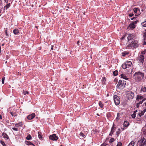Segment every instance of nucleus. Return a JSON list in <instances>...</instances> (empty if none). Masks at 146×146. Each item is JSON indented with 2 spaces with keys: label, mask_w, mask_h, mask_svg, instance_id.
Here are the masks:
<instances>
[{
  "label": "nucleus",
  "mask_w": 146,
  "mask_h": 146,
  "mask_svg": "<svg viewBox=\"0 0 146 146\" xmlns=\"http://www.w3.org/2000/svg\"><path fill=\"white\" fill-rule=\"evenodd\" d=\"M144 39V40H146V33H144L143 35Z\"/></svg>",
  "instance_id": "obj_41"
},
{
  "label": "nucleus",
  "mask_w": 146,
  "mask_h": 146,
  "mask_svg": "<svg viewBox=\"0 0 146 146\" xmlns=\"http://www.w3.org/2000/svg\"><path fill=\"white\" fill-rule=\"evenodd\" d=\"M141 90V91L143 92H146V87H145L142 86Z\"/></svg>",
  "instance_id": "obj_23"
},
{
  "label": "nucleus",
  "mask_w": 146,
  "mask_h": 146,
  "mask_svg": "<svg viewBox=\"0 0 146 146\" xmlns=\"http://www.w3.org/2000/svg\"><path fill=\"white\" fill-rule=\"evenodd\" d=\"M146 52V49L144 50L143 51L141 52V53L142 54H145Z\"/></svg>",
  "instance_id": "obj_48"
},
{
  "label": "nucleus",
  "mask_w": 146,
  "mask_h": 146,
  "mask_svg": "<svg viewBox=\"0 0 146 146\" xmlns=\"http://www.w3.org/2000/svg\"><path fill=\"white\" fill-rule=\"evenodd\" d=\"M127 36V38L128 41L131 40L135 37L134 34H128Z\"/></svg>",
  "instance_id": "obj_12"
},
{
  "label": "nucleus",
  "mask_w": 146,
  "mask_h": 146,
  "mask_svg": "<svg viewBox=\"0 0 146 146\" xmlns=\"http://www.w3.org/2000/svg\"><path fill=\"white\" fill-rule=\"evenodd\" d=\"M10 113H11V114L13 116H14L15 117L16 116H17V115L14 112H11Z\"/></svg>",
  "instance_id": "obj_34"
},
{
  "label": "nucleus",
  "mask_w": 146,
  "mask_h": 146,
  "mask_svg": "<svg viewBox=\"0 0 146 146\" xmlns=\"http://www.w3.org/2000/svg\"><path fill=\"white\" fill-rule=\"evenodd\" d=\"M79 42H80V41H79V40H78V41L77 42V44H78V45H79Z\"/></svg>",
  "instance_id": "obj_56"
},
{
  "label": "nucleus",
  "mask_w": 146,
  "mask_h": 146,
  "mask_svg": "<svg viewBox=\"0 0 146 146\" xmlns=\"http://www.w3.org/2000/svg\"><path fill=\"white\" fill-rule=\"evenodd\" d=\"M137 111V110H136L134 111V112H135V113H136V112Z\"/></svg>",
  "instance_id": "obj_58"
},
{
  "label": "nucleus",
  "mask_w": 146,
  "mask_h": 146,
  "mask_svg": "<svg viewBox=\"0 0 146 146\" xmlns=\"http://www.w3.org/2000/svg\"><path fill=\"white\" fill-rule=\"evenodd\" d=\"M120 133V132L119 131H117L116 133L117 135L118 136Z\"/></svg>",
  "instance_id": "obj_49"
},
{
  "label": "nucleus",
  "mask_w": 146,
  "mask_h": 146,
  "mask_svg": "<svg viewBox=\"0 0 146 146\" xmlns=\"http://www.w3.org/2000/svg\"><path fill=\"white\" fill-rule=\"evenodd\" d=\"M122 68H123V69H125L127 68V66L125 63L123 64L122 65Z\"/></svg>",
  "instance_id": "obj_30"
},
{
  "label": "nucleus",
  "mask_w": 146,
  "mask_h": 146,
  "mask_svg": "<svg viewBox=\"0 0 146 146\" xmlns=\"http://www.w3.org/2000/svg\"><path fill=\"white\" fill-rule=\"evenodd\" d=\"M125 35H123V36H122V37L121 38V39H123L124 38H125Z\"/></svg>",
  "instance_id": "obj_51"
},
{
  "label": "nucleus",
  "mask_w": 146,
  "mask_h": 146,
  "mask_svg": "<svg viewBox=\"0 0 146 146\" xmlns=\"http://www.w3.org/2000/svg\"><path fill=\"white\" fill-rule=\"evenodd\" d=\"M22 123L21 122H20L17 124H15V126L17 127H22Z\"/></svg>",
  "instance_id": "obj_17"
},
{
  "label": "nucleus",
  "mask_w": 146,
  "mask_h": 146,
  "mask_svg": "<svg viewBox=\"0 0 146 146\" xmlns=\"http://www.w3.org/2000/svg\"><path fill=\"white\" fill-rule=\"evenodd\" d=\"M144 57L143 55L142 54L140 55L138 58H137V60H139L140 63H142L144 61Z\"/></svg>",
  "instance_id": "obj_9"
},
{
  "label": "nucleus",
  "mask_w": 146,
  "mask_h": 146,
  "mask_svg": "<svg viewBox=\"0 0 146 146\" xmlns=\"http://www.w3.org/2000/svg\"><path fill=\"white\" fill-rule=\"evenodd\" d=\"M38 137L40 139H42V133L41 132H38Z\"/></svg>",
  "instance_id": "obj_22"
},
{
  "label": "nucleus",
  "mask_w": 146,
  "mask_h": 146,
  "mask_svg": "<svg viewBox=\"0 0 146 146\" xmlns=\"http://www.w3.org/2000/svg\"><path fill=\"white\" fill-rule=\"evenodd\" d=\"M82 137H85V135L84 134V133H82V132H81L80 133V134H79Z\"/></svg>",
  "instance_id": "obj_36"
},
{
  "label": "nucleus",
  "mask_w": 146,
  "mask_h": 146,
  "mask_svg": "<svg viewBox=\"0 0 146 146\" xmlns=\"http://www.w3.org/2000/svg\"><path fill=\"white\" fill-rule=\"evenodd\" d=\"M145 106H146V102H145Z\"/></svg>",
  "instance_id": "obj_60"
},
{
  "label": "nucleus",
  "mask_w": 146,
  "mask_h": 146,
  "mask_svg": "<svg viewBox=\"0 0 146 146\" xmlns=\"http://www.w3.org/2000/svg\"><path fill=\"white\" fill-rule=\"evenodd\" d=\"M124 126L125 127H127L129 125L128 122L127 121H125L123 123Z\"/></svg>",
  "instance_id": "obj_21"
},
{
  "label": "nucleus",
  "mask_w": 146,
  "mask_h": 146,
  "mask_svg": "<svg viewBox=\"0 0 146 146\" xmlns=\"http://www.w3.org/2000/svg\"><path fill=\"white\" fill-rule=\"evenodd\" d=\"M5 33H6V34L7 35V36H8V34L7 33V29H6V30L5 31Z\"/></svg>",
  "instance_id": "obj_50"
},
{
  "label": "nucleus",
  "mask_w": 146,
  "mask_h": 146,
  "mask_svg": "<svg viewBox=\"0 0 146 146\" xmlns=\"http://www.w3.org/2000/svg\"><path fill=\"white\" fill-rule=\"evenodd\" d=\"M23 94L24 95H25L26 94H29V92L26 91H24L23 92Z\"/></svg>",
  "instance_id": "obj_42"
},
{
  "label": "nucleus",
  "mask_w": 146,
  "mask_h": 146,
  "mask_svg": "<svg viewBox=\"0 0 146 146\" xmlns=\"http://www.w3.org/2000/svg\"><path fill=\"white\" fill-rule=\"evenodd\" d=\"M136 113L135 112H133V114L131 115L132 117L134 118L135 117Z\"/></svg>",
  "instance_id": "obj_38"
},
{
  "label": "nucleus",
  "mask_w": 146,
  "mask_h": 146,
  "mask_svg": "<svg viewBox=\"0 0 146 146\" xmlns=\"http://www.w3.org/2000/svg\"><path fill=\"white\" fill-rule=\"evenodd\" d=\"M2 45H3V46L4 45V44H2Z\"/></svg>",
  "instance_id": "obj_64"
},
{
  "label": "nucleus",
  "mask_w": 146,
  "mask_h": 146,
  "mask_svg": "<svg viewBox=\"0 0 146 146\" xmlns=\"http://www.w3.org/2000/svg\"><path fill=\"white\" fill-rule=\"evenodd\" d=\"M7 62V61H6V62H5V63H6Z\"/></svg>",
  "instance_id": "obj_63"
},
{
  "label": "nucleus",
  "mask_w": 146,
  "mask_h": 146,
  "mask_svg": "<svg viewBox=\"0 0 146 146\" xmlns=\"http://www.w3.org/2000/svg\"><path fill=\"white\" fill-rule=\"evenodd\" d=\"M113 100L116 105H118L119 104L120 100L119 97L118 96L116 95L114 96Z\"/></svg>",
  "instance_id": "obj_7"
},
{
  "label": "nucleus",
  "mask_w": 146,
  "mask_h": 146,
  "mask_svg": "<svg viewBox=\"0 0 146 146\" xmlns=\"http://www.w3.org/2000/svg\"><path fill=\"white\" fill-rule=\"evenodd\" d=\"M144 113H145L143 111H141V112L139 113V116L141 117V116L143 115Z\"/></svg>",
  "instance_id": "obj_40"
},
{
  "label": "nucleus",
  "mask_w": 146,
  "mask_h": 146,
  "mask_svg": "<svg viewBox=\"0 0 146 146\" xmlns=\"http://www.w3.org/2000/svg\"><path fill=\"white\" fill-rule=\"evenodd\" d=\"M58 137L56 136L55 134H53L49 136V139L52 140H56L58 139Z\"/></svg>",
  "instance_id": "obj_10"
},
{
  "label": "nucleus",
  "mask_w": 146,
  "mask_h": 146,
  "mask_svg": "<svg viewBox=\"0 0 146 146\" xmlns=\"http://www.w3.org/2000/svg\"><path fill=\"white\" fill-rule=\"evenodd\" d=\"M0 118L2 119V116L0 115Z\"/></svg>",
  "instance_id": "obj_59"
},
{
  "label": "nucleus",
  "mask_w": 146,
  "mask_h": 146,
  "mask_svg": "<svg viewBox=\"0 0 146 146\" xmlns=\"http://www.w3.org/2000/svg\"><path fill=\"white\" fill-rule=\"evenodd\" d=\"M121 78L126 80H127L128 79V78L126 76V75L125 74H121Z\"/></svg>",
  "instance_id": "obj_16"
},
{
  "label": "nucleus",
  "mask_w": 146,
  "mask_h": 146,
  "mask_svg": "<svg viewBox=\"0 0 146 146\" xmlns=\"http://www.w3.org/2000/svg\"><path fill=\"white\" fill-rule=\"evenodd\" d=\"M127 68L131 66L132 64V62L130 61H127L125 63Z\"/></svg>",
  "instance_id": "obj_15"
},
{
  "label": "nucleus",
  "mask_w": 146,
  "mask_h": 146,
  "mask_svg": "<svg viewBox=\"0 0 146 146\" xmlns=\"http://www.w3.org/2000/svg\"><path fill=\"white\" fill-rule=\"evenodd\" d=\"M97 115H99V114H98V113H97Z\"/></svg>",
  "instance_id": "obj_61"
},
{
  "label": "nucleus",
  "mask_w": 146,
  "mask_h": 146,
  "mask_svg": "<svg viewBox=\"0 0 146 146\" xmlns=\"http://www.w3.org/2000/svg\"><path fill=\"white\" fill-rule=\"evenodd\" d=\"M118 130H119V131H120V129H118Z\"/></svg>",
  "instance_id": "obj_62"
},
{
  "label": "nucleus",
  "mask_w": 146,
  "mask_h": 146,
  "mask_svg": "<svg viewBox=\"0 0 146 146\" xmlns=\"http://www.w3.org/2000/svg\"><path fill=\"white\" fill-rule=\"evenodd\" d=\"M138 22L137 21H136L131 23L127 27V29H133L135 28Z\"/></svg>",
  "instance_id": "obj_6"
},
{
  "label": "nucleus",
  "mask_w": 146,
  "mask_h": 146,
  "mask_svg": "<svg viewBox=\"0 0 146 146\" xmlns=\"http://www.w3.org/2000/svg\"><path fill=\"white\" fill-rule=\"evenodd\" d=\"M133 11L135 13V16H138L140 14V10L137 8H135L133 9Z\"/></svg>",
  "instance_id": "obj_11"
},
{
  "label": "nucleus",
  "mask_w": 146,
  "mask_h": 146,
  "mask_svg": "<svg viewBox=\"0 0 146 146\" xmlns=\"http://www.w3.org/2000/svg\"><path fill=\"white\" fill-rule=\"evenodd\" d=\"M53 46H52V47L51 48V49L52 50H53Z\"/></svg>",
  "instance_id": "obj_57"
},
{
  "label": "nucleus",
  "mask_w": 146,
  "mask_h": 146,
  "mask_svg": "<svg viewBox=\"0 0 146 146\" xmlns=\"http://www.w3.org/2000/svg\"><path fill=\"white\" fill-rule=\"evenodd\" d=\"M129 54V53L128 52H123L122 53V55L123 56H125L126 54Z\"/></svg>",
  "instance_id": "obj_31"
},
{
  "label": "nucleus",
  "mask_w": 146,
  "mask_h": 146,
  "mask_svg": "<svg viewBox=\"0 0 146 146\" xmlns=\"http://www.w3.org/2000/svg\"><path fill=\"white\" fill-rule=\"evenodd\" d=\"M141 104L139 103V102H138L137 104L136 107L137 108H138L139 106V104Z\"/></svg>",
  "instance_id": "obj_46"
},
{
  "label": "nucleus",
  "mask_w": 146,
  "mask_h": 146,
  "mask_svg": "<svg viewBox=\"0 0 146 146\" xmlns=\"http://www.w3.org/2000/svg\"><path fill=\"white\" fill-rule=\"evenodd\" d=\"M135 142L133 141H132L129 143L128 146H133Z\"/></svg>",
  "instance_id": "obj_27"
},
{
  "label": "nucleus",
  "mask_w": 146,
  "mask_h": 146,
  "mask_svg": "<svg viewBox=\"0 0 146 146\" xmlns=\"http://www.w3.org/2000/svg\"><path fill=\"white\" fill-rule=\"evenodd\" d=\"M10 3L7 4L5 6L4 8L6 9H7L10 7Z\"/></svg>",
  "instance_id": "obj_24"
},
{
  "label": "nucleus",
  "mask_w": 146,
  "mask_h": 146,
  "mask_svg": "<svg viewBox=\"0 0 146 146\" xmlns=\"http://www.w3.org/2000/svg\"><path fill=\"white\" fill-rule=\"evenodd\" d=\"M143 45H146V42L144 41L143 42Z\"/></svg>",
  "instance_id": "obj_55"
},
{
  "label": "nucleus",
  "mask_w": 146,
  "mask_h": 146,
  "mask_svg": "<svg viewBox=\"0 0 146 146\" xmlns=\"http://www.w3.org/2000/svg\"><path fill=\"white\" fill-rule=\"evenodd\" d=\"M136 18V17H133V18H131V20H133L134 19H135Z\"/></svg>",
  "instance_id": "obj_52"
},
{
  "label": "nucleus",
  "mask_w": 146,
  "mask_h": 146,
  "mask_svg": "<svg viewBox=\"0 0 146 146\" xmlns=\"http://www.w3.org/2000/svg\"><path fill=\"white\" fill-rule=\"evenodd\" d=\"M119 114L120 113H117V118L116 119V120H118L119 119L120 117Z\"/></svg>",
  "instance_id": "obj_33"
},
{
  "label": "nucleus",
  "mask_w": 146,
  "mask_h": 146,
  "mask_svg": "<svg viewBox=\"0 0 146 146\" xmlns=\"http://www.w3.org/2000/svg\"><path fill=\"white\" fill-rule=\"evenodd\" d=\"M141 25L143 27H146V19L141 23Z\"/></svg>",
  "instance_id": "obj_26"
},
{
  "label": "nucleus",
  "mask_w": 146,
  "mask_h": 146,
  "mask_svg": "<svg viewBox=\"0 0 146 146\" xmlns=\"http://www.w3.org/2000/svg\"><path fill=\"white\" fill-rule=\"evenodd\" d=\"M25 143L27 145H32L34 146H35V145L33 144L30 141H25Z\"/></svg>",
  "instance_id": "obj_20"
},
{
  "label": "nucleus",
  "mask_w": 146,
  "mask_h": 146,
  "mask_svg": "<svg viewBox=\"0 0 146 146\" xmlns=\"http://www.w3.org/2000/svg\"><path fill=\"white\" fill-rule=\"evenodd\" d=\"M134 95V93L130 91H128L127 92L126 96L127 98L129 100H131L132 99Z\"/></svg>",
  "instance_id": "obj_5"
},
{
  "label": "nucleus",
  "mask_w": 146,
  "mask_h": 146,
  "mask_svg": "<svg viewBox=\"0 0 146 146\" xmlns=\"http://www.w3.org/2000/svg\"><path fill=\"white\" fill-rule=\"evenodd\" d=\"M9 0H4V1L5 2H6V3H7L8 2Z\"/></svg>",
  "instance_id": "obj_53"
},
{
  "label": "nucleus",
  "mask_w": 146,
  "mask_h": 146,
  "mask_svg": "<svg viewBox=\"0 0 146 146\" xmlns=\"http://www.w3.org/2000/svg\"><path fill=\"white\" fill-rule=\"evenodd\" d=\"M106 80L105 77H103L102 80V83L103 84H105Z\"/></svg>",
  "instance_id": "obj_28"
},
{
  "label": "nucleus",
  "mask_w": 146,
  "mask_h": 146,
  "mask_svg": "<svg viewBox=\"0 0 146 146\" xmlns=\"http://www.w3.org/2000/svg\"><path fill=\"white\" fill-rule=\"evenodd\" d=\"M115 128L114 127V125H113L111 129V131L109 134V135L111 136L114 132Z\"/></svg>",
  "instance_id": "obj_14"
},
{
  "label": "nucleus",
  "mask_w": 146,
  "mask_h": 146,
  "mask_svg": "<svg viewBox=\"0 0 146 146\" xmlns=\"http://www.w3.org/2000/svg\"><path fill=\"white\" fill-rule=\"evenodd\" d=\"M118 74V72L117 70H115L113 72V74L114 76H116Z\"/></svg>",
  "instance_id": "obj_35"
},
{
  "label": "nucleus",
  "mask_w": 146,
  "mask_h": 146,
  "mask_svg": "<svg viewBox=\"0 0 146 146\" xmlns=\"http://www.w3.org/2000/svg\"><path fill=\"white\" fill-rule=\"evenodd\" d=\"M122 145V143L120 142H118L116 146H121Z\"/></svg>",
  "instance_id": "obj_43"
},
{
  "label": "nucleus",
  "mask_w": 146,
  "mask_h": 146,
  "mask_svg": "<svg viewBox=\"0 0 146 146\" xmlns=\"http://www.w3.org/2000/svg\"><path fill=\"white\" fill-rule=\"evenodd\" d=\"M32 137L29 134L26 137V139L28 140H30L31 139Z\"/></svg>",
  "instance_id": "obj_29"
},
{
  "label": "nucleus",
  "mask_w": 146,
  "mask_h": 146,
  "mask_svg": "<svg viewBox=\"0 0 146 146\" xmlns=\"http://www.w3.org/2000/svg\"><path fill=\"white\" fill-rule=\"evenodd\" d=\"M146 100L145 98H144L140 95H137V97L136 100L139 102L140 104H142L143 102Z\"/></svg>",
  "instance_id": "obj_4"
},
{
  "label": "nucleus",
  "mask_w": 146,
  "mask_h": 146,
  "mask_svg": "<svg viewBox=\"0 0 146 146\" xmlns=\"http://www.w3.org/2000/svg\"><path fill=\"white\" fill-rule=\"evenodd\" d=\"M134 75L135 76V80L137 81L138 82L141 80L143 78L144 74L143 73L141 72H136Z\"/></svg>",
  "instance_id": "obj_1"
},
{
  "label": "nucleus",
  "mask_w": 146,
  "mask_h": 146,
  "mask_svg": "<svg viewBox=\"0 0 146 146\" xmlns=\"http://www.w3.org/2000/svg\"><path fill=\"white\" fill-rule=\"evenodd\" d=\"M142 131L143 132V134H146V127H143L142 130Z\"/></svg>",
  "instance_id": "obj_25"
},
{
  "label": "nucleus",
  "mask_w": 146,
  "mask_h": 146,
  "mask_svg": "<svg viewBox=\"0 0 146 146\" xmlns=\"http://www.w3.org/2000/svg\"><path fill=\"white\" fill-rule=\"evenodd\" d=\"M3 145V146H7L5 143L2 141L0 142Z\"/></svg>",
  "instance_id": "obj_39"
},
{
  "label": "nucleus",
  "mask_w": 146,
  "mask_h": 146,
  "mask_svg": "<svg viewBox=\"0 0 146 146\" xmlns=\"http://www.w3.org/2000/svg\"><path fill=\"white\" fill-rule=\"evenodd\" d=\"M143 111L145 113L146 111V108L144 109Z\"/></svg>",
  "instance_id": "obj_54"
},
{
  "label": "nucleus",
  "mask_w": 146,
  "mask_h": 146,
  "mask_svg": "<svg viewBox=\"0 0 146 146\" xmlns=\"http://www.w3.org/2000/svg\"><path fill=\"white\" fill-rule=\"evenodd\" d=\"M35 116V114L34 113H33L28 115L27 118L29 120H31L34 118Z\"/></svg>",
  "instance_id": "obj_13"
},
{
  "label": "nucleus",
  "mask_w": 146,
  "mask_h": 146,
  "mask_svg": "<svg viewBox=\"0 0 146 146\" xmlns=\"http://www.w3.org/2000/svg\"><path fill=\"white\" fill-rule=\"evenodd\" d=\"M126 84V82L125 81L119 80L117 85V88L119 89H123L125 87Z\"/></svg>",
  "instance_id": "obj_2"
},
{
  "label": "nucleus",
  "mask_w": 146,
  "mask_h": 146,
  "mask_svg": "<svg viewBox=\"0 0 146 146\" xmlns=\"http://www.w3.org/2000/svg\"><path fill=\"white\" fill-rule=\"evenodd\" d=\"M99 105L101 108H102L103 107V105L101 101H100L99 102Z\"/></svg>",
  "instance_id": "obj_32"
},
{
  "label": "nucleus",
  "mask_w": 146,
  "mask_h": 146,
  "mask_svg": "<svg viewBox=\"0 0 146 146\" xmlns=\"http://www.w3.org/2000/svg\"><path fill=\"white\" fill-rule=\"evenodd\" d=\"M13 32L14 34L15 35H17L18 33H19V30L17 29H15L13 31Z\"/></svg>",
  "instance_id": "obj_18"
},
{
  "label": "nucleus",
  "mask_w": 146,
  "mask_h": 146,
  "mask_svg": "<svg viewBox=\"0 0 146 146\" xmlns=\"http://www.w3.org/2000/svg\"><path fill=\"white\" fill-rule=\"evenodd\" d=\"M114 141H115V140L113 138H111L110 139V141H109V142L110 143H112Z\"/></svg>",
  "instance_id": "obj_37"
},
{
  "label": "nucleus",
  "mask_w": 146,
  "mask_h": 146,
  "mask_svg": "<svg viewBox=\"0 0 146 146\" xmlns=\"http://www.w3.org/2000/svg\"><path fill=\"white\" fill-rule=\"evenodd\" d=\"M133 15V13H130L129 14V17H132Z\"/></svg>",
  "instance_id": "obj_47"
},
{
  "label": "nucleus",
  "mask_w": 146,
  "mask_h": 146,
  "mask_svg": "<svg viewBox=\"0 0 146 146\" xmlns=\"http://www.w3.org/2000/svg\"><path fill=\"white\" fill-rule=\"evenodd\" d=\"M5 77H3L2 79V82L3 84H4V80H5Z\"/></svg>",
  "instance_id": "obj_44"
},
{
  "label": "nucleus",
  "mask_w": 146,
  "mask_h": 146,
  "mask_svg": "<svg viewBox=\"0 0 146 146\" xmlns=\"http://www.w3.org/2000/svg\"><path fill=\"white\" fill-rule=\"evenodd\" d=\"M146 145V137H143L138 141L137 143L138 146H144Z\"/></svg>",
  "instance_id": "obj_3"
},
{
  "label": "nucleus",
  "mask_w": 146,
  "mask_h": 146,
  "mask_svg": "<svg viewBox=\"0 0 146 146\" xmlns=\"http://www.w3.org/2000/svg\"><path fill=\"white\" fill-rule=\"evenodd\" d=\"M12 129L14 131H18V129L15 127H12Z\"/></svg>",
  "instance_id": "obj_45"
},
{
  "label": "nucleus",
  "mask_w": 146,
  "mask_h": 146,
  "mask_svg": "<svg viewBox=\"0 0 146 146\" xmlns=\"http://www.w3.org/2000/svg\"><path fill=\"white\" fill-rule=\"evenodd\" d=\"M138 41L137 40H135L133 42H132L131 44L129 45V46L130 47H133L135 48L138 47Z\"/></svg>",
  "instance_id": "obj_8"
},
{
  "label": "nucleus",
  "mask_w": 146,
  "mask_h": 146,
  "mask_svg": "<svg viewBox=\"0 0 146 146\" xmlns=\"http://www.w3.org/2000/svg\"><path fill=\"white\" fill-rule=\"evenodd\" d=\"M3 136V137L6 138L7 139H9V137L8 135L5 133H3L2 134Z\"/></svg>",
  "instance_id": "obj_19"
}]
</instances>
